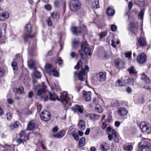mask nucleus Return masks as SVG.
<instances>
[{
    "mask_svg": "<svg viewBox=\"0 0 151 151\" xmlns=\"http://www.w3.org/2000/svg\"><path fill=\"white\" fill-rule=\"evenodd\" d=\"M106 73L105 72H101L97 75V77L101 81H105L106 78Z\"/></svg>",
    "mask_w": 151,
    "mask_h": 151,
    "instance_id": "nucleus-14",
    "label": "nucleus"
},
{
    "mask_svg": "<svg viewBox=\"0 0 151 151\" xmlns=\"http://www.w3.org/2000/svg\"><path fill=\"white\" fill-rule=\"evenodd\" d=\"M147 55L144 53L139 54L137 57V61L140 64L144 63L147 60Z\"/></svg>",
    "mask_w": 151,
    "mask_h": 151,
    "instance_id": "nucleus-9",
    "label": "nucleus"
},
{
    "mask_svg": "<svg viewBox=\"0 0 151 151\" xmlns=\"http://www.w3.org/2000/svg\"><path fill=\"white\" fill-rule=\"evenodd\" d=\"M92 4L94 8H99V0H95L93 1L92 2Z\"/></svg>",
    "mask_w": 151,
    "mask_h": 151,
    "instance_id": "nucleus-32",
    "label": "nucleus"
},
{
    "mask_svg": "<svg viewBox=\"0 0 151 151\" xmlns=\"http://www.w3.org/2000/svg\"><path fill=\"white\" fill-rule=\"evenodd\" d=\"M106 34V33L105 32H102L101 34H99V36L101 38V39L103 37H105Z\"/></svg>",
    "mask_w": 151,
    "mask_h": 151,
    "instance_id": "nucleus-62",
    "label": "nucleus"
},
{
    "mask_svg": "<svg viewBox=\"0 0 151 151\" xmlns=\"http://www.w3.org/2000/svg\"><path fill=\"white\" fill-rule=\"evenodd\" d=\"M115 85L117 87H121L126 85V83L124 81H121L118 80L116 82Z\"/></svg>",
    "mask_w": 151,
    "mask_h": 151,
    "instance_id": "nucleus-27",
    "label": "nucleus"
},
{
    "mask_svg": "<svg viewBox=\"0 0 151 151\" xmlns=\"http://www.w3.org/2000/svg\"><path fill=\"white\" fill-rule=\"evenodd\" d=\"M37 96H40L41 98H43L45 101H47L48 100V95L47 93V91H46L45 93L42 94L41 95Z\"/></svg>",
    "mask_w": 151,
    "mask_h": 151,
    "instance_id": "nucleus-30",
    "label": "nucleus"
},
{
    "mask_svg": "<svg viewBox=\"0 0 151 151\" xmlns=\"http://www.w3.org/2000/svg\"><path fill=\"white\" fill-rule=\"evenodd\" d=\"M135 1L138 2L137 4V5L140 7L144 6L145 5V2L144 1H139L138 0H135Z\"/></svg>",
    "mask_w": 151,
    "mask_h": 151,
    "instance_id": "nucleus-43",
    "label": "nucleus"
},
{
    "mask_svg": "<svg viewBox=\"0 0 151 151\" xmlns=\"http://www.w3.org/2000/svg\"><path fill=\"white\" fill-rule=\"evenodd\" d=\"M118 114L122 116L126 115L127 113V111L126 109L124 107L119 108L117 110Z\"/></svg>",
    "mask_w": 151,
    "mask_h": 151,
    "instance_id": "nucleus-13",
    "label": "nucleus"
},
{
    "mask_svg": "<svg viewBox=\"0 0 151 151\" xmlns=\"http://www.w3.org/2000/svg\"><path fill=\"white\" fill-rule=\"evenodd\" d=\"M100 148L102 151H107L109 149V145L106 142L102 143L101 145Z\"/></svg>",
    "mask_w": 151,
    "mask_h": 151,
    "instance_id": "nucleus-20",
    "label": "nucleus"
},
{
    "mask_svg": "<svg viewBox=\"0 0 151 151\" xmlns=\"http://www.w3.org/2000/svg\"><path fill=\"white\" fill-rule=\"evenodd\" d=\"M111 105L114 107H118L119 106V103L117 100H114L111 102Z\"/></svg>",
    "mask_w": 151,
    "mask_h": 151,
    "instance_id": "nucleus-35",
    "label": "nucleus"
},
{
    "mask_svg": "<svg viewBox=\"0 0 151 151\" xmlns=\"http://www.w3.org/2000/svg\"><path fill=\"white\" fill-rule=\"evenodd\" d=\"M142 142L139 143V145L142 151H149V147L146 143L143 144Z\"/></svg>",
    "mask_w": 151,
    "mask_h": 151,
    "instance_id": "nucleus-17",
    "label": "nucleus"
},
{
    "mask_svg": "<svg viewBox=\"0 0 151 151\" xmlns=\"http://www.w3.org/2000/svg\"><path fill=\"white\" fill-rule=\"evenodd\" d=\"M19 125V123L17 121H16L14 123L11 124L10 125V127L12 129H14L15 128L17 127Z\"/></svg>",
    "mask_w": 151,
    "mask_h": 151,
    "instance_id": "nucleus-34",
    "label": "nucleus"
},
{
    "mask_svg": "<svg viewBox=\"0 0 151 151\" xmlns=\"http://www.w3.org/2000/svg\"><path fill=\"white\" fill-rule=\"evenodd\" d=\"M77 110L81 113H82L83 111L82 107L81 106L78 105H76V106L75 108V111Z\"/></svg>",
    "mask_w": 151,
    "mask_h": 151,
    "instance_id": "nucleus-41",
    "label": "nucleus"
},
{
    "mask_svg": "<svg viewBox=\"0 0 151 151\" xmlns=\"http://www.w3.org/2000/svg\"><path fill=\"white\" fill-rule=\"evenodd\" d=\"M41 119L45 121H48L50 119L51 115L48 111H42L40 114Z\"/></svg>",
    "mask_w": 151,
    "mask_h": 151,
    "instance_id": "nucleus-8",
    "label": "nucleus"
},
{
    "mask_svg": "<svg viewBox=\"0 0 151 151\" xmlns=\"http://www.w3.org/2000/svg\"><path fill=\"white\" fill-rule=\"evenodd\" d=\"M15 60L19 62L22 61V59L21 55L20 54H18L16 55V58L15 59Z\"/></svg>",
    "mask_w": 151,
    "mask_h": 151,
    "instance_id": "nucleus-45",
    "label": "nucleus"
},
{
    "mask_svg": "<svg viewBox=\"0 0 151 151\" xmlns=\"http://www.w3.org/2000/svg\"><path fill=\"white\" fill-rule=\"evenodd\" d=\"M25 33L24 35V40L25 41H27L30 38L34 37L33 35H31L32 32V26L29 24H27L25 27Z\"/></svg>",
    "mask_w": 151,
    "mask_h": 151,
    "instance_id": "nucleus-5",
    "label": "nucleus"
},
{
    "mask_svg": "<svg viewBox=\"0 0 151 151\" xmlns=\"http://www.w3.org/2000/svg\"><path fill=\"white\" fill-rule=\"evenodd\" d=\"M115 64L116 67L118 68H122L124 67L125 65L124 61L119 59L115 60Z\"/></svg>",
    "mask_w": 151,
    "mask_h": 151,
    "instance_id": "nucleus-10",
    "label": "nucleus"
},
{
    "mask_svg": "<svg viewBox=\"0 0 151 151\" xmlns=\"http://www.w3.org/2000/svg\"><path fill=\"white\" fill-rule=\"evenodd\" d=\"M9 17V14L8 12L6 11L2 12L0 13V20L4 21L8 19Z\"/></svg>",
    "mask_w": 151,
    "mask_h": 151,
    "instance_id": "nucleus-12",
    "label": "nucleus"
},
{
    "mask_svg": "<svg viewBox=\"0 0 151 151\" xmlns=\"http://www.w3.org/2000/svg\"><path fill=\"white\" fill-rule=\"evenodd\" d=\"M144 12L143 10H142L138 14V18L139 19L141 20L142 21L144 17Z\"/></svg>",
    "mask_w": 151,
    "mask_h": 151,
    "instance_id": "nucleus-39",
    "label": "nucleus"
},
{
    "mask_svg": "<svg viewBox=\"0 0 151 151\" xmlns=\"http://www.w3.org/2000/svg\"><path fill=\"white\" fill-rule=\"evenodd\" d=\"M82 65V62H81L80 60H79L78 62L77 65L75 66L74 68L75 69H77V70H78L81 67Z\"/></svg>",
    "mask_w": 151,
    "mask_h": 151,
    "instance_id": "nucleus-42",
    "label": "nucleus"
},
{
    "mask_svg": "<svg viewBox=\"0 0 151 151\" xmlns=\"http://www.w3.org/2000/svg\"><path fill=\"white\" fill-rule=\"evenodd\" d=\"M24 90V88L22 86H21L19 88L15 89L14 91L16 92H17V93L21 94L23 92Z\"/></svg>",
    "mask_w": 151,
    "mask_h": 151,
    "instance_id": "nucleus-40",
    "label": "nucleus"
},
{
    "mask_svg": "<svg viewBox=\"0 0 151 151\" xmlns=\"http://www.w3.org/2000/svg\"><path fill=\"white\" fill-rule=\"evenodd\" d=\"M95 110L99 113H102L103 110L101 106L99 104H96L95 107Z\"/></svg>",
    "mask_w": 151,
    "mask_h": 151,
    "instance_id": "nucleus-33",
    "label": "nucleus"
},
{
    "mask_svg": "<svg viewBox=\"0 0 151 151\" xmlns=\"http://www.w3.org/2000/svg\"><path fill=\"white\" fill-rule=\"evenodd\" d=\"M139 43L140 46L145 47L147 45V42L143 37H141L139 40Z\"/></svg>",
    "mask_w": 151,
    "mask_h": 151,
    "instance_id": "nucleus-22",
    "label": "nucleus"
},
{
    "mask_svg": "<svg viewBox=\"0 0 151 151\" xmlns=\"http://www.w3.org/2000/svg\"><path fill=\"white\" fill-rule=\"evenodd\" d=\"M35 127V124L33 121H30L27 126L26 129L27 130L31 131L34 129Z\"/></svg>",
    "mask_w": 151,
    "mask_h": 151,
    "instance_id": "nucleus-21",
    "label": "nucleus"
},
{
    "mask_svg": "<svg viewBox=\"0 0 151 151\" xmlns=\"http://www.w3.org/2000/svg\"><path fill=\"white\" fill-rule=\"evenodd\" d=\"M117 26L114 24L111 25V30L113 32H115L117 29Z\"/></svg>",
    "mask_w": 151,
    "mask_h": 151,
    "instance_id": "nucleus-51",
    "label": "nucleus"
},
{
    "mask_svg": "<svg viewBox=\"0 0 151 151\" xmlns=\"http://www.w3.org/2000/svg\"><path fill=\"white\" fill-rule=\"evenodd\" d=\"M51 16L55 19H58L59 18V14L56 12L53 13L51 14Z\"/></svg>",
    "mask_w": 151,
    "mask_h": 151,
    "instance_id": "nucleus-46",
    "label": "nucleus"
},
{
    "mask_svg": "<svg viewBox=\"0 0 151 151\" xmlns=\"http://www.w3.org/2000/svg\"><path fill=\"white\" fill-rule=\"evenodd\" d=\"M115 10L110 7L108 8L107 9L106 13L109 16H112L115 14Z\"/></svg>",
    "mask_w": 151,
    "mask_h": 151,
    "instance_id": "nucleus-25",
    "label": "nucleus"
},
{
    "mask_svg": "<svg viewBox=\"0 0 151 151\" xmlns=\"http://www.w3.org/2000/svg\"><path fill=\"white\" fill-rule=\"evenodd\" d=\"M57 63L59 65L62 64L63 63L62 60L60 57H59L58 58Z\"/></svg>",
    "mask_w": 151,
    "mask_h": 151,
    "instance_id": "nucleus-63",
    "label": "nucleus"
},
{
    "mask_svg": "<svg viewBox=\"0 0 151 151\" xmlns=\"http://www.w3.org/2000/svg\"><path fill=\"white\" fill-rule=\"evenodd\" d=\"M29 138V135L27 134H25L24 135V137L23 139V142H25Z\"/></svg>",
    "mask_w": 151,
    "mask_h": 151,
    "instance_id": "nucleus-54",
    "label": "nucleus"
},
{
    "mask_svg": "<svg viewBox=\"0 0 151 151\" xmlns=\"http://www.w3.org/2000/svg\"><path fill=\"white\" fill-rule=\"evenodd\" d=\"M45 8L47 10H50L51 9L52 7L50 5L47 4L45 6Z\"/></svg>",
    "mask_w": 151,
    "mask_h": 151,
    "instance_id": "nucleus-58",
    "label": "nucleus"
},
{
    "mask_svg": "<svg viewBox=\"0 0 151 151\" xmlns=\"http://www.w3.org/2000/svg\"><path fill=\"white\" fill-rule=\"evenodd\" d=\"M0 147H2L4 148L5 149H6L7 150H5L4 151H11L12 150V149L13 150L14 147L13 146H8L6 145H2L1 144H0Z\"/></svg>",
    "mask_w": 151,
    "mask_h": 151,
    "instance_id": "nucleus-26",
    "label": "nucleus"
},
{
    "mask_svg": "<svg viewBox=\"0 0 151 151\" xmlns=\"http://www.w3.org/2000/svg\"><path fill=\"white\" fill-rule=\"evenodd\" d=\"M128 30L129 31L131 32V33L132 32V22L129 23L128 27Z\"/></svg>",
    "mask_w": 151,
    "mask_h": 151,
    "instance_id": "nucleus-52",
    "label": "nucleus"
},
{
    "mask_svg": "<svg viewBox=\"0 0 151 151\" xmlns=\"http://www.w3.org/2000/svg\"><path fill=\"white\" fill-rule=\"evenodd\" d=\"M11 65L14 70H16L17 69V63L16 62H13L12 63Z\"/></svg>",
    "mask_w": 151,
    "mask_h": 151,
    "instance_id": "nucleus-44",
    "label": "nucleus"
},
{
    "mask_svg": "<svg viewBox=\"0 0 151 151\" xmlns=\"http://www.w3.org/2000/svg\"><path fill=\"white\" fill-rule=\"evenodd\" d=\"M125 57L128 59H130L131 58L132 53L131 52H126L124 53Z\"/></svg>",
    "mask_w": 151,
    "mask_h": 151,
    "instance_id": "nucleus-49",
    "label": "nucleus"
},
{
    "mask_svg": "<svg viewBox=\"0 0 151 151\" xmlns=\"http://www.w3.org/2000/svg\"><path fill=\"white\" fill-rule=\"evenodd\" d=\"M42 88L38 91L37 93V95H41L42 94L45 93L46 91V86L45 85V83H42Z\"/></svg>",
    "mask_w": 151,
    "mask_h": 151,
    "instance_id": "nucleus-19",
    "label": "nucleus"
},
{
    "mask_svg": "<svg viewBox=\"0 0 151 151\" xmlns=\"http://www.w3.org/2000/svg\"><path fill=\"white\" fill-rule=\"evenodd\" d=\"M70 30L73 33L76 35H79L81 33L83 34H87V29L86 26L83 25L82 26L77 27H72Z\"/></svg>",
    "mask_w": 151,
    "mask_h": 151,
    "instance_id": "nucleus-1",
    "label": "nucleus"
},
{
    "mask_svg": "<svg viewBox=\"0 0 151 151\" xmlns=\"http://www.w3.org/2000/svg\"><path fill=\"white\" fill-rule=\"evenodd\" d=\"M45 70L48 73H50L53 70V68L51 64H47L45 66Z\"/></svg>",
    "mask_w": 151,
    "mask_h": 151,
    "instance_id": "nucleus-24",
    "label": "nucleus"
},
{
    "mask_svg": "<svg viewBox=\"0 0 151 151\" xmlns=\"http://www.w3.org/2000/svg\"><path fill=\"white\" fill-rule=\"evenodd\" d=\"M34 95V93L32 91H30L28 93V97L29 98H32Z\"/></svg>",
    "mask_w": 151,
    "mask_h": 151,
    "instance_id": "nucleus-64",
    "label": "nucleus"
},
{
    "mask_svg": "<svg viewBox=\"0 0 151 151\" xmlns=\"http://www.w3.org/2000/svg\"><path fill=\"white\" fill-rule=\"evenodd\" d=\"M60 99L62 103L67 107H68L71 105L70 98L67 95V92L64 91L61 94Z\"/></svg>",
    "mask_w": 151,
    "mask_h": 151,
    "instance_id": "nucleus-4",
    "label": "nucleus"
},
{
    "mask_svg": "<svg viewBox=\"0 0 151 151\" xmlns=\"http://www.w3.org/2000/svg\"><path fill=\"white\" fill-rule=\"evenodd\" d=\"M128 6L129 10H128L127 13V15L128 16V19L130 20H132V11L131 9L132 7V3L131 1H130L129 2Z\"/></svg>",
    "mask_w": 151,
    "mask_h": 151,
    "instance_id": "nucleus-15",
    "label": "nucleus"
},
{
    "mask_svg": "<svg viewBox=\"0 0 151 151\" xmlns=\"http://www.w3.org/2000/svg\"><path fill=\"white\" fill-rule=\"evenodd\" d=\"M6 119L7 120H10L12 118V115L10 113L6 114Z\"/></svg>",
    "mask_w": 151,
    "mask_h": 151,
    "instance_id": "nucleus-55",
    "label": "nucleus"
},
{
    "mask_svg": "<svg viewBox=\"0 0 151 151\" xmlns=\"http://www.w3.org/2000/svg\"><path fill=\"white\" fill-rule=\"evenodd\" d=\"M35 62L32 60H30L28 61L27 64L29 66V68L30 69H32L34 67Z\"/></svg>",
    "mask_w": 151,
    "mask_h": 151,
    "instance_id": "nucleus-31",
    "label": "nucleus"
},
{
    "mask_svg": "<svg viewBox=\"0 0 151 151\" xmlns=\"http://www.w3.org/2000/svg\"><path fill=\"white\" fill-rule=\"evenodd\" d=\"M124 149L125 150H132V146L131 145H125L123 147Z\"/></svg>",
    "mask_w": 151,
    "mask_h": 151,
    "instance_id": "nucleus-50",
    "label": "nucleus"
},
{
    "mask_svg": "<svg viewBox=\"0 0 151 151\" xmlns=\"http://www.w3.org/2000/svg\"><path fill=\"white\" fill-rule=\"evenodd\" d=\"M81 3L78 0H73L70 4V9L73 11H76L81 8Z\"/></svg>",
    "mask_w": 151,
    "mask_h": 151,
    "instance_id": "nucleus-6",
    "label": "nucleus"
},
{
    "mask_svg": "<svg viewBox=\"0 0 151 151\" xmlns=\"http://www.w3.org/2000/svg\"><path fill=\"white\" fill-rule=\"evenodd\" d=\"M83 96L84 99L87 101H90L91 98V91H83Z\"/></svg>",
    "mask_w": 151,
    "mask_h": 151,
    "instance_id": "nucleus-11",
    "label": "nucleus"
},
{
    "mask_svg": "<svg viewBox=\"0 0 151 151\" xmlns=\"http://www.w3.org/2000/svg\"><path fill=\"white\" fill-rule=\"evenodd\" d=\"M89 47L87 45V42H85L83 43L81 46V50L79 51L82 58L85 59L86 58V55L88 52Z\"/></svg>",
    "mask_w": 151,
    "mask_h": 151,
    "instance_id": "nucleus-7",
    "label": "nucleus"
},
{
    "mask_svg": "<svg viewBox=\"0 0 151 151\" xmlns=\"http://www.w3.org/2000/svg\"><path fill=\"white\" fill-rule=\"evenodd\" d=\"M5 73L4 70L2 68H0V77H2Z\"/></svg>",
    "mask_w": 151,
    "mask_h": 151,
    "instance_id": "nucleus-60",
    "label": "nucleus"
},
{
    "mask_svg": "<svg viewBox=\"0 0 151 151\" xmlns=\"http://www.w3.org/2000/svg\"><path fill=\"white\" fill-rule=\"evenodd\" d=\"M65 132L63 130L61 131L56 134H54L53 136L54 137H56L58 138H62L64 135Z\"/></svg>",
    "mask_w": 151,
    "mask_h": 151,
    "instance_id": "nucleus-28",
    "label": "nucleus"
},
{
    "mask_svg": "<svg viewBox=\"0 0 151 151\" xmlns=\"http://www.w3.org/2000/svg\"><path fill=\"white\" fill-rule=\"evenodd\" d=\"M52 74L53 76L55 77H58L59 76V74L57 70H53L52 71Z\"/></svg>",
    "mask_w": 151,
    "mask_h": 151,
    "instance_id": "nucleus-53",
    "label": "nucleus"
},
{
    "mask_svg": "<svg viewBox=\"0 0 151 151\" xmlns=\"http://www.w3.org/2000/svg\"><path fill=\"white\" fill-rule=\"evenodd\" d=\"M141 78L145 81L147 83H149L150 82V80L147 76H146L145 74H143Z\"/></svg>",
    "mask_w": 151,
    "mask_h": 151,
    "instance_id": "nucleus-37",
    "label": "nucleus"
},
{
    "mask_svg": "<svg viewBox=\"0 0 151 151\" xmlns=\"http://www.w3.org/2000/svg\"><path fill=\"white\" fill-rule=\"evenodd\" d=\"M145 102L143 97H142L139 99L138 100V102L139 104H143Z\"/></svg>",
    "mask_w": 151,
    "mask_h": 151,
    "instance_id": "nucleus-57",
    "label": "nucleus"
},
{
    "mask_svg": "<svg viewBox=\"0 0 151 151\" xmlns=\"http://www.w3.org/2000/svg\"><path fill=\"white\" fill-rule=\"evenodd\" d=\"M113 139L115 142H118L119 141V139L117 135V134H115V135L113 136Z\"/></svg>",
    "mask_w": 151,
    "mask_h": 151,
    "instance_id": "nucleus-59",
    "label": "nucleus"
},
{
    "mask_svg": "<svg viewBox=\"0 0 151 151\" xmlns=\"http://www.w3.org/2000/svg\"><path fill=\"white\" fill-rule=\"evenodd\" d=\"M89 69V67L86 65L85 68H83L79 71L78 73L77 72L74 73L75 76L76 75L81 81H83L86 76V73H87Z\"/></svg>",
    "mask_w": 151,
    "mask_h": 151,
    "instance_id": "nucleus-2",
    "label": "nucleus"
},
{
    "mask_svg": "<svg viewBox=\"0 0 151 151\" xmlns=\"http://www.w3.org/2000/svg\"><path fill=\"white\" fill-rule=\"evenodd\" d=\"M140 128L142 131L145 134H149L151 132V126L148 123L144 121L140 124Z\"/></svg>",
    "mask_w": 151,
    "mask_h": 151,
    "instance_id": "nucleus-3",
    "label": "nucleus"
},
{
    "mask_svg": "<svg viewBox=\"0 0 151 151\" xmlns=\"http://www.w3.org/2000/svg\"><path fill=\"white\" fill-rule=\"evenodd\" d=\"M78 128L81 130H84L86 128V124L84 121L83 120H80L77 125Z\"/></svg>",
    "mask_w": 151,
    "mask_h": 151,
    "instance_id": "nucleus-16",
    "label": "nucleus"
},
{
    "mask_svg": "<svg viewBox=\"0 0 151 151\" xmlns=\"http://www.w3.org/2000/svg\"><path fill=\"white\" fill-rule=\"evenodd\" d=\"M6 26L7 24L6 23H3L1 26L2 28L4 29V33H5L6 32Z\"/></svg>",
    "mask_w": 151,
    "mask_h": 151,
    "instance_id": "nucleus-61",
    "label": "nucleus"
},
{
    "mask_svg": "<svg viewBox=\"0 0 151 151\" xmlns=\"http://www.w3.org/2000/svg\"><path fill=\"white\" fill-rule=\"evenodd\" d=\"M86 140L85 138L84 137L81 138L79 140V145L81 147L83 146L85 143Z\"/></svg>",
    "mask_w": 151,
    "mask_h": 151,
    "instance_id": "nucleus-36",
    "label": "nucleus"
},
{
    "mask_svg": "<svg viewBox=\"0 0 151 151\" xmlns=\"http://www.w3.org/2000/svg\"><path fill=\"white\" fill-rule=\"evenodd\" d=\"M35 77L38 78H40L41 77V75L40 72L38 71H36L34 73Z\"/></svg>",
    "mask_w": 151,
    "mask_h": 151,
    "instance_id": "nucleus-47",
    "label": "nucleus"
},
{
    "mask_svg": "<svg viewBox=\"0 0 151 151\" xmlns=\"http://www.w3.org/2000/svg\"><path fill=\"white\" fill-rule=\"evenodd\" d=\"M79 42L76 40H74L72 42V46L74 48H76L78 46Z\"/></svg>",
    "mask_w": 151,
    "mask_h": 151,
    "instance_id": "nucleus-48",
    "label": "nucleus"
},
{
    "mask_svg": "<svg viewBox=\"0 0 151 151\" xmlns=\"http://www.w3.org/2000/svg\"><path fill=\"white\" fill-rule=\"evenodd\" d=\"M86 116L91 119L98 120L99 117L98 116L95 114L88 113L86 115Z\"/></svg>",
    "mask_w": 151,
    "mask_h": 151,
    "instance_id": "nucleus-23",
    "label": "nucleus"
},
{
    "mask_svg": "<svg viewBox=\"0 0 151 151\" xmlns=\"http://www.w3.org/2000/svg\"><path fill=\"white\" fill-rule=\"evenodd\" d=\"M70 134L74 137L75 139L78 140L79 137L77 133L75 132H73L70 133Z\"/></svg>",
    "mask_w": 151,
    "mask_h": 151,
    "instance_id": "nucleus-38",
    "label": "nucleus"
},
{
    "mask_svg": "<svg viewBox=\"0 0 151 151\" xmlns=\"http://www.w3.org/2000/svg\"><path fill=\"white\" fill-rule=\"evenodd\" d=\"M70 55L72 58H74L76 57H77L78 55L76 52H72L70 53Z\"/></svg>",
    "mask_w": 151,
    "mask_h": 151,
    "instance_id": "nucleus-56",
    "label": "nucleus"
},
{
    "mask_svg": "<svg viewBox=\"0 0 151 151\" xmlns=\"http://www.w3.org/2000/svg\"><path fill=\"white\" fill-rule=\"evenodd\" d=\"M49 95L50 99L52 101H55L56 100L60 101V99L58 98V96L54 93H51L50 92H48Z\"/></svg>",
    "mask_w": 151,
    "mask_h": 151,
    "instance_id": "nucleus-18",
    "label": "nucleus"
},
{
    "mask_svg": "<svg viewBox=\"0 0 151 151\" xmlns=\"http://www.w3.org/2000/svg\"><path fill=\"white\" fill-rule=\"evenodd\" d=\"M138 25L137 22H133V33H135L138 31Z\"/></svg>",
    "mask_w": 151,
    "mask_h": 151,
    "instance_id": "nucleus-29",
    "label": "nucleus"
}]
</instances>
